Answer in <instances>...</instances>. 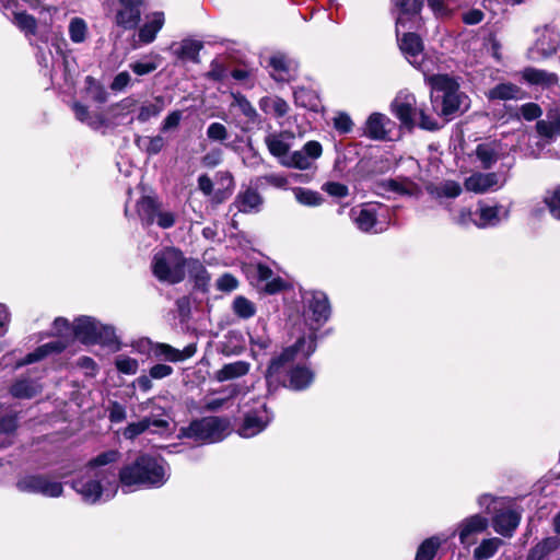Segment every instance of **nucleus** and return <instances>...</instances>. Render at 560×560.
<instances>
[{
    "label": "nucleus",
    "mask_w": 560,
    "mask_h": 560,
    "mask_svg": "<svg viewBox=\"0 0 560 560\" xmlns=\"http://www.w3.org/2000/svg\"><path fill=\"white\" fill-rule=\"evenodd\" d=\"M120 453L109 450L91 459L85 470L72 481V488L89 504L113 499L119 482L125 487L160 488L168 479V466L159 457L142 454L131 464L121 467L119 474L112 466Z\"/></svg>",
    "instance_id": "1"
},
{
    "label": "nucleus",
    "mask_w": 560,
    "mask_h": 560,
    "mask_svg": "<svg viewBox=\"0 0 560 560\" xmlns=\"http://www.w3.org/2000/svg\"><path fill=\"white\" fill-rule=\"evenodd\" d=\"M315 351V337L308 336L300 338L293 347L285 349L279 357L270 362L266 380L269 385L273 382H282L281 375H289L288 386L294 390L306 388L314 378L312 371L305 366L296 365L292 368V361L295 354L301 353L304 358L310 357Z\"/></svg>",
    "instance_id": "2"
},
{
    "label": "nucleus",
    "mask_w": 560,
    "mask_h": 560,
    "mask_svg": "<svg viewBox=\"0 0 560 560\" xmlns=\"http://www.w3.org/2000/svg\"><path fill=\"white\" fill-rule=\"evenodd\" d=\"M424 80L431 89L432 108L439 116L448 118L468 108V97L459 90L455 78L431 72Z\"/></svg>",
    "instance_id": "3"
},
{
    "label": "nucleus",
    "mask_w": 560,
    "mask_h": 560,
    "mask_svg": "<svg viewBox=\"0 0 560 560\" xmlns=\"http://www.w3.org/2000/svg\"><path fill=\"white\" fill-rule=\"evenodd\" d=\"M186 258L175 247H165L154 254L152 272L162 282L179 283L185 278Z\"/></svg>",
    "instance_id": "4"
},
{
    "label": "nucleus",
    "mask_w": 560,
    "mask_h": 560,
    "mask_svg": "<svg viewBox=\"0 0 560 560\" xmlns=\"http://www.w3.org/2000/svg\"><path fill=\"white\" fill-rule=\"evenodd\" d=\"M417 102L413 94L407 91H400L392 103V110L401 124L408 128H412L417 119L418 125L425 130L439 129L438 121L428 115L424 109L417 108Z\"/></svg>",
    "instance_id": "5"
},
{
    "label": "nucleus",
    "mask_w": 560,
    "mask_h": 560,
    "mask_svg": "<svg viewBox=\"0 0 560 560\" xmlns=\"http://www.w3.org/2000/svg\"><path fill=\"white\" fill-rule=\"evenodd\" d=\"M228 429L226 420L218 417H206L192 421L186 428H182L180 433L198 443H215L225 438Z\"/></svg>",
    "instance_id": "6"
},
{
    "label": "nucleus",
    "mask_w": 560,
    "mask_h": 560,
    "mask_svg": "<svg viewBox=\"0 0 560 560\" xmlns=\"http://www.w3.org/2000/svg\"><path fill=\"white\" fill-rule=\"evenodd\" d=\"M73 336L84 343L112 345L116 341L115 330L96 319L82 316L73 325Z\"/></svg>",
    "instance_id": "7"
},
{
    "label": "nucleus",
    "mask_w": 560,
    "mask_h": 560,
    "mask_svg": "<svg viewBox=\"0 0 560 560\" xmlns=\"http://www.w3.org/2000/svg\"><path fill=\"white\" fill-rule=\"evenodd\" d=\"M397 37L399 48L410 65L420 70L424 77L434 71V62L423 55L422 40L417 34L405 33L402 37H399V34Z\"/></svg>",
    "instance_id": "8"
},
{
    "label": "nucleus",
    "mask_w": 560,
    "mask_h": 560,
    "mask_svg": "<svg viewBox=\"0 0 560 560\" xmlns=\"http://www.w3.org/2000/svg\"><path fill=\"white\" fill-rule=\"evenodd\" d=\"M54 329L61 335L62 339L38 347L34 352L28 353L25 359L18 362L16 368L39 361L51 353H59L68 347V341L65 338L72 337L73 325H70L66 318L58 317L54 322Z\"/></svg>",
    "instance_id": "9"
},
{
    "label": "nucleus",
    "mask_w": 560,
    "mask_h": 560,
    "mask_svg": "<svg viewBox=\"0 0 560 560\" xmlns=\"http://www.w3.org/2000/svg\"><path fill=\"white\" fill-rule=\"evenodd\" d=\"M16 487L22 492L37 493L48 498H58L63 492L61 482L44 475L24 476L18 481Z\"/></svg>",
    "instance_id": "10"
},
{
    "label": "nucleus",
    "mask_w": 560,
    "mask_h": 560,
    "mask_svg": "<svg viewBox=\"0 0 560 560\" xmlns=\"http://www.w3.org/2000/svg\"><path fill=\"white\" fill-rule=\"evenodd\" d=\"M271 420V413L265 402L244 415V420L237 432L243 438H253L264 431Z\"/></svg>",
    "instance_id": "11"
},
{
    "label": "nucleus",
    "mask_w": 560,
    "mask_h": 560,
    "mask_svg": "<svg viewBox=\"0 0 560 560\" xmlns=\"http://www.w3.org/2000/svg\"><path fill=\"white\" fill-rule=\"evenodd\" d=\"M383 207L374 203H365L359 208L351 210V217L358 229L366 233H380L384 231L383 226L378 228V211Z\"/></svg>",
    "instance_id": "12"
},
{
    "label": "nucleus",
    "mask_w": 560,
    "mask_h": 560,
    "mask_svg": "<svg viewBox=\"0 0 560 560\" xmlns=\"http://www.w3.org/2000/svg\"><path fill=\"white\" fill-rule=\"evenodd\" d=\"M489 526V520L480 514L470 515L457 525V534L462 545L471 546L476 542L477 536L483 533Z\"/></svg>",
    "instance_id": "13"
},
{
    "label": "nucleus",
    "mask_w": 560,
    "mask_h": 560,
    "mask_svg": "<svg viewBox=\"0 0 560 560\" xmlns=\"http://www.w3.org/2000/svg\"><path fill=\"white\" fill-rule=\"evenodd\" d=\"M306 305V316L317 324L326 322L330 315L327 295L322 291L306 292L303 296Z\"/></svg>",
    "instance_id": "14"
},
{
    "label": "nucleus",
    "mask_w": 560,
    "mask_h": 560,
    "mask_svg": "<svg viewBox=\"0 0 560 560\" xmlns=\"http://www.w3.org/2000/svg\"><path fill=\"white\" fill-rule=\"evenodd\" d=\"M509 214V209L504 208L503 206H489L485 202H479L477 209L475 210V226L479 229L495 226L502 220H506Z\"/></svg>",
    "instance_id": "15"
},
{
    "label": "nucleus",
    "mask_w": 560,
    "mask_h": 560,
    "mask_svg": "<svg viewBox=\"0 0 560 560\" xmlns=\"http://www.w3.org/2000/svg\"><path fill=\"white\" fill-rule=\"evenodd\" d=\"M270 75L278 82H288L296 75L298 63L284 54L277 52L269 58Z\"/></svg>",
    "instance_id": "16"
},
{
    "label": "nucleus",
    "mask_w": 560,
    "mask_h": 560,
    "mask_svg": "<svg viewBox=\"0 0 560 560\" xmlns=\"http://www.w3.org/2000/svg\"><path fill=\"white\" fill-rule=\"evenodd\" d=\"M560 45L559 34L548 27H545L535 45L529 49V58L537 60L553 55Z\"/></svg>",
    "instance_id": "17"
},
{
    "label": "nucleus",
    "mask_w": 560,
    "mask_h": 560,
    "mask_svg": "<svg viewBox=\"0 0 560 560\" xmlns=\"http://www.w3.org/2000/svg\"><path fill=\"white\" fill-rule=\"evenodd\" d=\"M521 522V514L513 509L495 510L492 517L493 529L503 537H511Z\"/></svg>",
    "instance_id": "18"
},
{
    "label": "nucleus",
    "mask_w": 560,
    "mask_h": 560,
    "mask_svg": "<svg viewBox=\"0 0 560 560\" xmlns=\"http://www.w3.org/2000/svg\"><path fill=\"white\" fill-rule=\"evenodd\" d=\"M196 345L190 343L183 350H178L167 343H154L151 347L152 355L160 360L170 362H182L191 358L196 353Z\"/></svg>",
    "instance_id": "19"
},
{
    "label": "nucleus",
    "mask_w": 560,
    "mask_h": 560,
    "mask_svg": "<svg viewBox=\"0 0 560 560\" xmlns=\"http://www.w3.org/2000/svg\"><path fill=\"white\" fill-rule=\"evenodd\" d=\"M168 427V422L164 419H155L152 417H145L138 422L129 423L122 431V435L127 440H133L138 435L144 433L150 430L155 433L159 430L166 429Z\"/></svg>",
    "instance_id": "20"
},
{
    "label": "nucleus",
    "mask_w": 560,
    "mask_h": 560,
    "mask_svg": "<svg viewBox=\"0 0 560 560\" xmlns=\"http://www.w3.org/2000/svg\"><path fill=\"white\" fill-rule=\"evenodd\" d=\"M502 154V147L498 141L479 143L475 150L476 161L480 167L491 168Z\"/></svg>",
    "instance_id": "21"
},
{
    "label": "nucleus",
    "mask_w": 560,
    "mask_h": 560,
    "mask_svg": "<svg viewBox=\"0 0 560 560\" xmlns=\"http://www.w3.org/2000/svg\"><path fill=\"white\" fill-rule=\"evenodd\" d=\"M499 186V176L495 173H475L465 179V188L476 194H483Z\"/></svg>",
    "instance_id": "22"
},
{
    "label": "nucleus",
    "mask_w": 560,
    "mask_h": 560,
    "mask_svg": "<svg viewBox=\"0 0 560 560\" xmlns=\"http://www.w3.org/2000/svg\"><path fill=\"white\" fill-rule=\"evenodd\" d=\"M258 285L267 293L273 294L281 291L285 283L280 277H273V271L266 265L258 264L254 267Z\"/></svg>",
    "instance_id": "23"
},
{
    "label": "nucleus",
    "mask_w": 560,
    "mask_h": 560,
    "mask_svg": "<svg viewBox=\"0 0 560 560\" xmlns=\"http://www.w3.org/2000/svg\"><path fill=\"white\" fill-rule=\"evenodd\" d=\"M536 131L544 144L553 142L560 137V114L549 113L545 119L536 122Z\"/></svg>",
    "instance_id": "24"
},
{
    "label": "nucleus",
    "mask_w": 560,
    "mask_h": 560,
    "mask_svg": "<svg viewBox=\"0 0 560 560\" xmlns=\"http://www.w3.org/2000/svg\"><path fill=\"white\" fill-rule=\"evenodd\" d=\"M392 121L388 117L381 113H373L365 122L364 133L375 140L386 138Z\"/></svg>",
    "instance_id": "25"
},
{
    "label": "nucleus",
    "mask_w": 560,
    "mask_h": 560,
    "mask_svg": "<svg viewBox=\"0 0 560 560\" xmlns=\"http://www.w3.org/2000/svg\"><path fill=\"white\" fill-rule=\"evenodd\" d=\"M165 22L163 12H152L145 15V22L139 30V39L144 44L152 43Z\"/></svg>",
    "instance_id": "26"
},
{
    "label": "nucleus",
    "mask_w": 560,
    "mask_h": 560,
    "mask_svg": "<svg viewBox=\"0 0 560 560\" xmlns=\"http://www.w3.org/2000/svg\"><path fill=\"white\" fill-rule=\"evenodd\" d=\"M558 546L557 537H548L529 551L526 560H560V553L556 552Z\"/></svg>",
    "instance_id": "27"
},
{
    "label": "nucleus",
    "mask_w": 560,
    "mask_h": 560,
    "mask_svg": "<svg viewBox=\"0 0 560 560\" xmlns=\"http://www.w3.org/2000/svg\"><path fill=\"white\" fill-rule=\"evenodd\" d=\"M262 205L261 196L252 188L240 192L234 201V206L240 212L250 213L258 212Z\"/></svg>",
    "instance_id": "28"
},
{
    "label": "nucleus",
    "mask_w": 560,
    "mask_h": 560,
    "mask_svg": "<svg viewBox=\"0 0 560 560\" xmlns=\"http://www.w3.org/2000/svg\"><path fill=\"white\" fill-rule=\"evenodd\" d=\"M161 203L152 197L144 196L137 202V213L144 226H150L155 222V215Z\"/></svg>",
    "instance_id": "29"
},
{
    "label": "nucleus",
    "mask_w": 560,
    "mask_h": 560,
    "mask_svg": "<svg viewBox=\"0 0 560 560\" xmlns=\"http://www.w3.org/2000/svg\"><path fill=\"white\" fill-rule=\"evenodd\" d=\"M395 5L399 9V15L396 20V33L405 27L408 16H415L420 13L423 7V0H395Z\"/></svg>",
    "instance_id": "30"
},
{
    "label": "nucleus",
    "mask_w": 560,
    "mask_h": 560,
    "mask_svg": "<svg viewBox=\"0 0 560 560\" xmlns=\"http://www.w3.org/2000/svg\"><path fill=\"white\" fill-rule=\"evenodd\" d=\"M202 48V44L194 39H184L176 47L172 45L171 49L177 59L192 62H199V52Z\"/></svg>",
    "instance_id": "31"
},
{
    "label": "nucleus",
    "mask_w": 560,
    "mask_h": 560,
    "mask_svg": "<svg viewBox=\"0 0 560 560\" xmlns=\"http://www.w3.org/2000/svg\"><path fill=\"white\" fill-rule=\"evenodd\" d=\"M250 370V363L246 361H235L232 363L224 364L214 374V377L219 382H225L246 375Z\"/></svg>",
    "instance_id": "32"
},
{
    "label": "nucleus",
    "mask_w": 560,
    "mask_h": 560,
    "mask_svg": "<svg viewBox=\"0 0 560 560\" xmlns=\"http://www.w3.org/2000/svg\"><path fill=\"white\" fill-rule=\"evenodd\" d=\"M260 109L266 114H271L277 118L283 117L289 112V104L279 96H265L259 101Z\"/></svg>",
    "instance_id": "33"
},
{
    "label": "nucleus",
    "mask_w": 560,
    "mask_h": 560,
    "mask_svg": "<svg viewBox=\"0 0 560 560\" xmlns=\"http://www.w3.org/2000/svg\"><path fill=\"white\" fill-rule=\"evenodd\" d=\"M122 8L116 13V24L131 30L137 26L140 21V9L136 5L121 4Z\"/></svg>",
    "instance_id": "34"
},
{
    "label": "nucleus",
    "mask_w": 560,
    "mask_h": 560,
    "mask_svg": "<svg viewBox=\"0 0 560 560\" xmlns=\"http://www.w3.org/2000/svg\"><path fill=\"white\" fill-rule=\"evenodd\" d=\"M10 392L16 398L30 399L42 392V385L35 381L22 378L11 386Z\"/></svg>",
    "instance_id": "35"
},
{
    "label": "nucleus",
    "mask_w": 560,
    "mask_h": 560,
    "mask_svg": "<svg viewBox=\"0 0 560 560\" xmlns=\"http://www.w3.org/2000/svg\"><path fill=\"white\" fill-rule=\"evenodd\" d=\"M522 95V90L512 83H500L488 91L489 100L509 101L517 100Z\"/></svg>",
    "instance_id": "36"
},
{
    "label": "nucleus",
    "mask_w": 560,
    "mask_h": 560,
    "mask_svg": "<svg viewBox=\"0 0 560 560\" xmlns=\"http://www.w3.org/2000/svg\"><path fill=\"white\" fill-rule=\"evenodd\" d=\"M523 78L532 84L552 86L558 83V77L555 73L535 68H526L523 71Z\"/></svg>",
    "instance_id": "37"
},
{
    "label": "nucleus",
    "mask_w": 560,
    "mask_h": 560,
    "mask_svg": "<svg viewBox=\"0 0 560 560\" xmlns=\"http://www.w3.org/2000/svg\"><path fill=\"white\" fill-rule=\"evenodd\" d=\"M298 106L316 112L319 107V98L315 91L307 88H296L293 92Z\"/></svg>",
    "instance_id": "38"
},
{
    "label": "nucleus",
    "mask_w": 560,
    "mask_h": 560,
    "mask_svg": "<svg viewBox=\"0 0 560 560\" xmlns=\"http://www.w3.org/2000/svg\"><path fill=\"white\" fill-rule=\"evenodd\" d=\"M503 545V540L498 537H491L481 540V542L474 550V558L476 560H488L492 558L500 547Z\"/></svg>",
    "instance_id": "39"
},
{
    "label": "nucleus",
    "mask_w": 560,
    "mask_h": 560,
    "mask_svg": "<svg viewBox=\"0 0 560 560\" xmlns=\"http://www.w3.org/2000/svg\"><path fill=\"white\" fill-rule=\"evenodd\" d=\"M18 428L14 416H5L0 419V450L12 444Z\"/></svg>",
    "instance_id": "40"
},
{
    "label": "nucleus",
    "mask_w": 560,
    "mask_h": 560,
    "mask_svg": "<svg viewBox=\"0 0 560 560\" xmlns=\"http://www.w3.org/2000/svg\"><path fill=\"white\" fill-rule=\"evenodd\" d=\"M269 152L279 158L280 161L289 155L290 145L283 140L282 135L271 133L265 138Z\"/></svg>",
    "instance_id": "41"
},
{
    "label": "nucleus",
    "mask_w": 560,
    "mask_h": 560,
    "mask_svg": "<svg viewBox=\"0 0 560 560\" xmlns=\"http://www.w3.org/2000/svg\"><path fill=\"white\" fill-rule=\"evenodd\" d=\"M232 310L233 313L242 319H248L256 314L255 304L242 295H238L233 300Z\"/></svg>",
    "instance_id": "42"
},
{
    "label": "nucleus",
    "mask_w": 560,
    "mask_h": 560,
    "mask_svg": "<svg viewBox=\"0 0 560 560\" xmlns=\"http://www.w3.org/2000/svg\"><path fill=\"white\" fill-rule=\"evenodd\" d=\"M73 112L78 120L88 124L94 129H97L104 125V118L101 115H90L88 108L80 103L73 104Z\"/></svg>",
    "instance_id": "43"
},
{
    "label": "nucleus",
    "mask_w": 560,
    "mask_h": 560,
    "mask_svg": "<svg viewBox=\"0 0 560 560\" xmlns=\"http://www.w3.org/2000/svg\"><path fill=\"white\" fill-rule=\"evenodd\" d=\"M460 192L462 186L454 180L442 182L432 189V194L436 198H456Z\"/></svg>",
    "instance_id": "44"
},
{
    "label": "nucleus",
    "mask_w": 560,
    "mask_h": 560,
    "mask_svg": "<svg viewBox=\"0 0 560 560\" xmlns=\"http://www.w3.org/2000/svg\"><path fill=\"white\" fill-rule=\"evenodd\" d=\"M542 202L550 214L555 219L560 220V186L546 190Z\"/></svg>",
    "instance_id": "45"
},
{
    "label": "nucleus",
    "mask_w": 560,
    "mask_h": 560,
    "mask_svg": "<svg viewBox=\"0 0 560 560\" xmlns=\"http://www.w3.org/2000/svg\"><path fill=\"white\" fill-rule=\"evenodd\" d=\"M164 108V102L162 97H156L154 103L143 104L139 108L137 120L145 122L152 117H156Z\"/></svg>",
    "instance_id": "46"
},
{
    "label": "nucleus",
    "mask_w": 560,
    "mask_h": 560,
    "mask_svg": "<svg viewBox=\"0 0 560 560\" xmlns=\"http://www.w3.org/2000/svg\"><path fill=\"white\" fill-rule=\"evenodd\" d=\"M293 194H294L295 199L301 205H304V206H307V207L319 206L322 203V201H323L322 196L318 192L313 191L311 189H306V188H302V187H296V188L293 189Z\"/></svg>",
    "instance_id": "47"
},
{
    "label": "nucleus",
    "mask_w": 560,
    "mask_h": 560,
    "mask_svg": "<svg viewBox=\"0 0 560 560\" xmlns=\"http://www.w3.org/2000/svg\"><path fill=\"white\" fill-rule=\"evenodd\" d=\"M440 545L441 540L438 537L425 539L419 546L415 560H432Z\"/></svg>",
    "instance_id": "48"
},
{
    "label": "nucleus",
    "mask_w": 560,
    "mask_h": 560,
    "mask_svg": "<svg viewBox=\"0 0 560 560\" xmlns=\"http://www.w3.org/2000/svg\"><path fill=\"white\" fill-rule=\"evenodd\" d=\"M245 389H246V387L241 384L229 385L228 387H225L223 389V393L225 394V396L222 398L210 399L208 402V407L212 410H215V409L220 408L221 406H223V404L226 400L235 398L240 394L245 393Z\"/></svg>",
    "instance_id": "49"
},
{
    "label": "nucleus",
    "mask_w": 560,
    "mask_h": 560,
    "mask_svg": "<svg viewBox=\"0 0 560 560\" xmlns=\"http://www.w3.org/2000/svg\"><path fill=\"white\" fill-rule=\"evenodd\" d=\"M282 164L288 167H295L300 170H307L312 165L310 156L302 150L294 151L282 160Z\"/></svg>",
    "instance_id": "50"
},
{
    "label": "nucleus",
    "mask_w": 560,
    "mask_h": 560,
    "mask_svg": "<svg viewBox=\"0 0 560 560\" xmlns=\"http://www.w3.org/2000/svg\"><path fill=\"white\" fill-rule=\"evenodd\" d=\"M88 35V25L81 18H73L69 23V36L73 43H82Z\"/></svg>",
    "instance_id": "51"
},
{
    "label": "nucleus",
    "mask_w": 560,
    "mask_h": 560,
    "mask_svg": "<svg viewBox=\"0 0 560 560\" xmlns=\"http://www.w3.org/2000/svg\"><path fill=\"white\" fill-rule=\"evenodd\" d=\"M137 143L150 155L160 153L165 145V141L161 136L139 138Z\"/></svg>",
    "instance_id": "52"
},
{
    "label": "nucleus",
    "mask_w": 560,
    "mask_h": 560,
    "mask_svg": "<svg viewBox=\"0 0 560 560\" xmlns=\"http://www.w3.org/2000/svg\"><path fill=\"white\" fill-rule=\"evenodd\" d=\"M14 23L26 35L35 34L37 23L34 16L25 12H18L14 14Z\"/></svg>",
    "instance_id": "53"
},
{
    "label": "nucleus",
    "mask_w": 560,
    "mask_h": 560,
    "mask_svg": "<svg viewBox=\"0 0 560 560\" xmlns=\"http://www.w3.org/2000/svg\"><path fill=\"white\" fill-rule=\"evenodd\" d=\"M115 365L120 373L133 375L139 369V363L136 359L120 354L115 359Z\"/></svg>",
    "instance_id": "54"
},
{
    "label": "nucleus",
    "mask_w": 560,
    "mask_h": 560,
    "mask_svg": "<svg viewBox=\"0 0 560 560\" xmlns=\"http://www.w3.org/2000/svg\"><path fill=\"white\" fill-rule=\"evenodd\" d=\"M176 213L164 209L162 205L160 206L156 215L155 222L161 229H170L176 223Z\"/></svg>",
    "instance_id": "55"
},
{
    "label": "nucleus",
    "mask_w": 560,
    "mask_h": 560,
    "mask_svg": "<svg viewBox=\"0 0 560 560\" xmlns=\"http://www.w3.org/2000/svg\"><path fill=\"white\" fill-rule=\"evenodd\" d=\"M231 105L233 107H237L247 118L252 120L257 115L256 109L253 107L249 101L241 94H233V102Z\"/></svg>",
    "instance_id": "56"
},
{
    "label": "nucleus",
    "mask_w": 560,
    "mask_h": 560,
    "mask_svg": "<svg viewBox=\"0 0 560 560\" xmlns=\"http://www.w3.org/2000/svg\"><path fill=\"white\" fill-rule=\"evenodd\" d=\"M207 137L211 141L223 142L229 138V131L223 124L212 122L207 128Z\"/></svg>",
    "instance_id": "57"
},
{
    "label": "nucleus",
    "mask_w": 560,
    "mask_h": 560,
    "mask_svg": "<svg viewBox=\"0 0 560 560\" xmlns=\"http://www.w3.org/2000/svg\"><path fill=\"white\" fill-rule=\"evenodd\" d=\"M475 211H471L468 208H462L456 214L453 215V222L462 226H468L469 224L475 225Z\"/></svg>",
    "instance_id": "58"
},
{
    "label": "nucleus",
    "mask_w": 560,
    "mask_h": 560,
    "mask_svg": "<svg viewBox=\"0 0 560 560\" xmlns=\"http://www.w3.org/2000/svg\"><path fill=\"white\" fill-rule=\"evenodd\" d=\"M183 113L180 110L171 112L162 122L161 130L163 132L176 129L182 120Z\"/></svg>",
    "instance_id": "59"
},
{
    "label": "nucleus",
    "mask_w": 560,
    "mask_h": 560,
    "mask_svg": "<svg viewBox=\"0 0 560 560\" xmlns=\"http://www.w3.org/2000/svg\"><path fill=\"white\" fill-rule=\"evenodd\" d=\"M159 63L155 61H137L130 65L132 71L138 75H144L153 72Z\"/></svg>",
    "instance_id": "60"
},
{
    "label": "nucleus",
    "mask_w": 560,
    "mask_h": 560,
    "mask_svg": "<svg viewBox=\"0 0 560 560\" xmlns=\"http://www.w3.org/2000/svg\"><path fill=\"white\" fill-rule=\"evenodd\" d=\"M237 280L230 273L221 276L217 281V287L221 291L230 292L237 288Z\"/></svg>",
    "instance_id": "61"
},
{
    "label": "nucleus",
    "mask_w": 560,
    "mask_h": 560,
    "mask_svg": "<svg viewBox=\"0 0 560 560\" xmlns=\"http://www.w3.org/2000/svg\"><path fill=\"white\" fill-rule=\"evenodd\" d=\"M324 188L330 196L338 198H343L349 194L346 185L336 182L327 183Z\"/></svg>",
    "instance_id": "62"
},
{
    "label": "nucleus",
    "mask_w": 560,
    "mask_h": 560,
    "mask_svg": "<svg viewBox=\"0 0 560 560\" xmlns=\"http://www.w3.org/2000/svg\"><path fill=\"white\" fill-rule=\"evenodd\" d=\"M388 186L392 190L399 192L401 195H411L415 190V186L411 182H398V180H389Z\"/></svg>",
    "instance_id": "63"
},
{
    "label": "nucleus",
    "mask_w": 560,
    "mask_h": 560,
    "mask_svg": "<svg viewBox=\"0 0 560 560\" xmlns=\"http://www.w3.org/2000/svg\"><path fill=\"white\" fill-rule=\"evenodd\" d=\"M172 373H173V368L167 364H162V363L153 365L149 371L150 377L155 378V380H161V378L167 377Z\"/></svg>",
    "instance_id": "64"
}]
</instances>
